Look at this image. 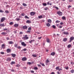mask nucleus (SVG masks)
Returning <instances> with one entry per match:
<instances>
[{
	"label": "nucleus",
	"instance_id": "obj_58",
	"mask_svg": "<svg viewBox=\"0 0 74 74\" xmlns=\"http://www.w3.org/2000/svg\"><path fill=\"white\" fill-rule=\"evenodd\" d=\"M70 7H71V6L70 5H69L68 6V8H70Z\"/></svg>",
	"mask_w": 74,
	"mask_h": 74
},
{
	"label": "nucleus",
	"instance_id": "obj_14",
	"mask_svg": "<svg viewBox=\"0 0 74 74\" xmlns=\"http://www.w3.org/2000/svg\"><path fill=\"white\" fill-rule=\"evenodd\" d=\"M46 26L48 27H49L51 26V24L49 23H48L46 24Z\"/></svg>",
	"mask_w": 74,
	"mask_h": 74
},
{
	"label": "nucleus",
	"instance_id": "obj_46",
	"mask_svg": "<svg viewBox=\"0 0 74 74\" xmlns=\"http://www.w3.org/2000/svg\"><path fill=\"white\" fill-rule=\"evenodd\" d=\"M1 53L2 55H4V52H1Z\"/></svg>",
	"mask_w": 74,
	"mask_h": 74
},
{
	"label": "nucleus",
	"instance_id": "obj_25",
	"mask_svg": "<svg viewBox=\"0 0 74 74\" xmlns=\"http://www.w3.org/2000/svg\"><path fill=\"white\" fill-rule=\"evenodd\" d=\"M48 22H49V23H51L52 22V21L51 19H49L48 20Z\"/></svg>",
	"mask_w": 74,
	"mask_h": 74
},
{
	"label": "nucleus",
	"instance_id": "obj_36",
	"mask_svg": "<svg viewBox=\"0 0 74 74\" xmlns=\"http://www.w3.org/2000/svg\"><path fill=\"white\" fill-rule=\"evenodd\" d=\"M25 18H27V19H29V17L27 16H25Z\"/></svg>",
	"mask_w": 74,
	"mask_h": 74
},
{
	"label": "nucleus",
	"instance_id": "obj_21",
	"mask_svg": "<svg viewBox=\"0 0 74 74\" xmlns=\"http://www.w3.org/2000/svg\"><path fill=\"white\" fill-rule=\"evenodd\" d=\"M62 18L63 20H65L66 19V17L64 16H63Z\"/></svg>",
	"mask_w": 74,
	"mask_h": 74
},
{
	"label": "nucleus",
	"instance_id": "obj_5",
	"mask_svg": "<svg viewBox=\"0 0 74 74\" xmlns=\"http://www.w3.org/2000/svg\"><path fill=\"white\" fill-rule=\"evenodd\" d=\"M70 41H69V42H71V41H72V40H73L74 39V37H71L70 38Z\"/></svg>",
	"mask_w": 74,
	"mask_h": 74
},
{
	"label": "nucleus",
	"instance_id": "obj_54",
	"mask_svg": "<svg viewBox=\"0 0 74 74\" xmlns=\"http://www.w3.org/2000/svg\"><path fill=\"white\" fill-rule=\"evenodd\" d=\"M48 10V8H47L46 7L45 9V10Z\"/></svg>",
	"mask_w": 74,
	"mask_h": 74
},
{
	"label": "nucleus",
	"instance_id": "obj_44",
	"mask_svg": "<svg viewBox=\"0 0 74 74\" xmlns=\"http://www.w3.org/2000/svg\"><path fill=\"white\" fill-rule=\"evenodd\" d=\"M27 63L28 64H32V63L30 62H28Z\"/></svg>",
	"mask_w": 74,
	"mask_h": 74
},
{
	"label": "nucleus",
	"instance_id": "obj_19",
	"mask_svg": "<svg viewBox=\"0 0 74 74\" xmlns=\"http://www.w3.org/2000/svg\"><path fill=\"white\" fill-rule=\"evenodd\" d=\"M34 40L33 39L32 40H31L30 42V43H32V42H34Z\"/></svg>",
	"mask_w": 74,
	"mask_h": 74
},
{
	"label": "nucleus",
	"instance_id": "obj_64",
	"mask_svg": "<svg viewBox=\"0 0 74 74\" xmlns=\"http://www.w3.org/2000/svg\"><path fill=\"white\" fill-rule=\"evenodd\" d=\"M59 27H60V28H62V26H59Z\"/></svg>",
	"mask_w": 74,
	"mask_h": 74
},
{
	"label": "nucleus",
	"instance_id": "obj_2",
	"mask_svg": "<svg viewBox=\"0 0 74 74\" xmlns=\"http://www.w3.org/2000/svg\"><path fill=\"white\" fill-rule=\"evenodd\" d=\"M57 14L59 16H62L63 15V13L60 11L58 12Z\"/></svg>",
	"mask_w": 74,
	"mask_h": 74
},
{
	"label": "nucleus",
	"instance_id": "obj_53",
	"mask_svg": "<svg viewBox=\"0 0 74 74\" xmlns=\"http://www.w3.org/2000/svg\"><path fill=\"white\" fill-rule=\"evenodd\" d=\"M20 34H23V32H20L19 33Z\"/></svg>",
	"mask_w": 74,
	"mask_h": 74
},
{
	"label": "nucleus",
	"instance_id": "obj_33",
	"mask_svg": "<svg viewBox=\"0 0 74 74\" xmlns=\"http://www.w3.org/2000/svg\"><path fill=\"white\" fill-rule=\"evenodd\" d=\"M43 6H46L47 5V3H44L43 4Z\"/></svg>",
	"mask_w": 74,
	"mask_h": 74
},
{
	"label": "nucleus",
	"instance_id": "obj_63",
	"mask_svg": "<svg viewBox=\"0 0 74 74\" xmlns=\"http://www.w3.org/2000/svg\"><path fill=\"white\" fill-rule=\"evenodd\" d=\"M60 24L61 25H63V22H61V23H60Z\"/></svg>",
	"mask_w": 74,
	"mask_h": 74
},
{
	"label": "nucleus",
	"instance_id": "obj_34",
	"mask_svg": "<svg viewBox=\"0 0 74 74\" xmlns=\"http://www.w3.org/2000/svg\"><path fill=\"white\" fill-rule=\"evenodd\" d=\"M59 66H57V67H56V70H58L59 69Z\"/></svg>",
	"mask_w": 74,
	"mask_h": 74
},
{
	"label": "nucleus",
	"instance_id": "obj_56",
	"mask_svg": "<svg viewBox=\"0 0 74 74\" xmlns=\"http://www.w3.org/2000/svg\"><path fill=\"white\" fill-rule=\"evenodd\" d=\"M0 12H3V11L0 9Z\"/></svg>",
	"mask_w": 74,
	"mask_h": 74
},
{
	"label": "nucleus",
	"instance_id": "obj_26",
	"mask_svg": "<svg viewBox=\"0 0 74 74\" xmlns=\"http://www.w3.org/2000/svg\"><path fill=\"white\" fill-rule=\"evenodd\" d=\"M3 35H5L7 34V33H5V32H3L1 33Z\"/></svg>",
	"mask_w": 74,
	"mask_h": 74
},
{
	"label": "nucleus",
	"instance_id": "obj_45",
	"mask_svg": "<svg viewBox=\"0 0 74 74\" xmlns=\"http://www.w3.org/2000/svg\"><path fill=\"white\" fill-rule=\"evenodd\" d=\"M32 29V28L31 27H29L28 28V30H30Z\"/></svg>",
	"mask_w": 74,
	"mask_h": 74
},
{
	"label": "nucleus",
	"instance_id": "obj_35",
	"mask_svg": "<svg viewBox=\"0 0 74 74\" xmlns=\"http://www.w3.org/2000/svg\"><path fill=\"white\" fill-rule=\"evenodd\" d=\"M13 43V42L10 41L9 42V44H12Z\"/></svg>",
	"mask_w": 74,
	"mask_h": 74
},
{
	"label": "nucleus",
	"instance_id": "obj_16",
	"mask_svg": "<svg viewBox=\"0 0 74 74\" xmlns=\"http://www.w3.org/2000/svg\"><path fill=\"white\" fill-rule=\"evenodd\" d=\"M14 26L15 27H18L19 25L18 24H14Z\"/></svg>",
	"mask_w": 74,
	"mask_h": 74
},
{
	"label": "nucleus",
	"instance_id": "obj_3",
	"mask_svg": "<svg viewBox=\"0 0 74 74\" xmlns=\"http://www.w3.org/2000/svg\"><path fill=\"white\" fill-rule=\"evenodd\" d=\"M5 20V18L2 17L1 18V22H3V21H4Z\"/></svg>",
	"mask_w": 74,
	"mask_h": 74
},
{
	"label": "nucleus",
	"instance_id": "obj_31",
	"mask_svg": "<svg viewBox=\"0 0 74 74\" xmlns=\"http://www.w3.org/2000/svg\"><path fill=\"white\" fill-rule=\"evenodd\" d=\"M15 62L12 61V62L11 64H15Z\"/></svg>",
	"mask_w": 74,
	"mask_h": 74
},
{
	"label": "nucleus",
	"instance_id": "obj_55",
	"mask_svg": "<svg viewBox=\"0 0 74 74\" xmlns=\"http://www.w3.org/2000/svg\"><path fill=\"white\" fill-rule=\"evenodd\" d=\"M62 70V69H58V71H60Z\"/></svg>",
	"mask_w": 74,
	"mask_h": 74
},
{
	"label": "nucleus",
	"instance_id": "obj_38",
	"mask_svg": "<svg viewBox=\"0 0 74 74\" xmlns=\"http://www.w3.org/2000/svg\"><path fill=\"white\" fill-rule=\"evenodd\" d=\"M27 51V49H23V50H21V51Z\"/></svg>",
	"mask_w": 74,
	"mask_h": 74
},
{
	"label": "nucleus",
	"instance_id": "obj_59",
	"mask_svg": "<svg viewBox=\"0 0 74 74\" xmlns=\"http://www.w3.org/2000/svg\"><path fill=\"white\" fill-rule=\"evenodd\" d=\"M37 65L38 67H41V65L40 64H38Z\"/></svg>",
	"mask_w": 74,
	"mask_h": 74
},
{
	"label": "nucleus",
	"instance_id": "obj_29",
	"mask_svg": "<svg viewBox=\"0 0 74 74\" xmlns=\"http://www.w3.org/2000/svg\"><path fill=\"white\" fill-rule=\"evenodd\" d=\"M34 70H38V68L37 67H35L34 68Z\"/></svg>",
	"mask_w": 74,
	"mask_h": 74
},
{
	"label": "nucleus",
	"instance_id": "obj_24",
	"mask_svg": "<svg viewBox=\"0 0 74 74\" xmlns=\"http://www.w3.org/2000/svg\"><path fill=\"white\" fill-rule=\"evenodd\" d=\"M18 45L16 44H14V47L16 48H18Z\"/></svg>",
	"mask_w": 74,
	"mask_h": 74
},
{
	"label": "nucleus",
	"instance_id": "obj_49",
	"mask_svg": "<svg viewBox=\"0 0 74 74\" xmlns=\"http://www.w3.org/2000/svg\"><path fill=\"white\" fill-rule=\"evenodd\" d=\"M55 7L57 10H59V8L58 7Z\"/></svg>",
	"mask_w": 74,
	"mask_h": 74
},
{
	"label": "nucleus",
	"instance_id": "obj_20",
	"mask_svg": "<svg viewBox=\"0 0 74 74\" xmlns=\"http://www.w3.org/2000/svg\"><path fill=\"white\" fill-rule=\"evenodd\" d=\"M67 40V38H64L63 39V41L65 42Z\"/></svg>",
	"mask_w": 74,
	"mask_h": 74
},
{
	"label": "nucleus",
	"instance_id": "obj_52",
	"mask_svg": "<svg viewBox=\"0 0 74 74\" xmlns=\"http://www.w3.org/2000/svg\"><path fill=\"white\" fill-rule=\"evenodd\" d=\"M71 64H74V63L73 62H71Z\"/></svg>",
	"mask_w": 74,
	"mask_h": 74
},
{
	"label": "nucleus",
	"instance_id": "obj_11",
	"mask_svg": "<svg viewBox=\"0 0 74 74\" xmlns=\"http://www.w3.org/2000/svg\"><path fill=\"white\" fill-rule=\"evenodd\" d=\"M23 28L24 29H27V27L26 26H24L23 27Z\"/></svg>",
	"mask_w": 74,
	"mask_h": 74
},
{
	"label": "nucleus",
	"instance_id": "obj_37",
	"mask_svg": "<svg viewBox=\"0 0 74 74\" xmlns=\"http://www.w3.org/2000/svg\"><path fill=\"white\" fill-rule=\"evenodd\" d=\"M13 22H11L10 23H9L10 25H13Z\"/></svg>",
	"mask_w": 74,
	"mask_h": 74
},
{
	"label": "nucleus",
	"instance_id": "obj_30",
	"mask_svg": "<svg viewBox=\"0 0 74 74\" xmlns=\"http://www.w3.org/2000/svg\"><path fill=\"white\" fill-rule=\"evenodd\" d=\"M32 56H33V57H34L35 58H36V57H37V56L35 54L32 55Z\"/></svg>",
	"mask_w": 74,
	"mask_h": 74
},
{
	"label": "nucleus",
	"instance_id": "obj_51",
	"mask_svg": "<svg viewBox=\"0 0 74 74\" xmlns=\"http://www.w3.org/2000/svg\"><path fill=\"white\" fill-rule=\"evenodd\" d=\"M42 38V37H39L38 38V39L39 40H40V39H41Z\"/></svg>",
	"mask_w": 74,
	"mask_h": 74
},
{
	"label": "nucleus",
	"instance_id": "obj_4",
	"mask_svg": "<svg viewBox=\"0 0 74 74\" xmlns=\"http://www.w3.org/2000/svg\"><path fill=\"white\" fill-rule=\"evenodd\" d=\"M35 13L34 12H32L30 13V15L31 16H33L35 14Z\"/></svg>",
	"mask_w": 74,
	"mask_h": 74
},
{
	"label": "nucleus",
	"instance_id": "obj_60",
	"mask_svg": "<svg viewBox=\"0 0 74 74\" xmlns=\"http://www.w3.org/2000/svg\"><path fill=\"white\" fill-rule=\"evenodd\" d=\"M51 74H55V73L53 72H52L51 73Z\"/></svg>",
	"mask_w": 74,
	"mask_h": 74
},
{
	"label": "nucleus",
	"instance_id": "obj_18",
	"mask_svg": "<svg viewBox=\"0 0 74 74\" xmlns=\"http://www.w3.org/2000/svg\"><path fill=\"white\" fill-rule=\"evenodd\" d=\"M38 18H39V19H41V18H42V16L40 15L38 16Z\"/></svg>",
	"mask_w": 74,
	"mask_h": 74
},
{
	"label": "nucleus",
	"instance_id": "obj_28",
	"mask_svg": "<svg viewBox=\"0 0 74 74\" xmlns=\"http://www.w3.org/2000/svg\"><path fill=\"white\" fill-rule=\"evenodd\" d=\"M55 52H52L51 53V55H55Z\"/></svg>",
	"mask_w": 74,
	"mask_h": 74
},
{
	"label": "nucleus",
	"instance_id": "obj_39",
	"mask_svg": "<svg viewBox=\"0 0 74 74\" xmlns=\"http://www.w3.org/2000/svg\"><path fill=\"white\" fill-rule=\"evenodd\" d=\"M71 47V45H69L68 46V48H70V47Z\"/></svg>",
	"mask_w": 74,
	"mask_h": 74
},
{
	"label": "nucleus",
	"instance_id": "obj_17",
	"mask_svg": "<svg viewBox=\"0 0 74 74\" xmlns=\"http://www.w3.org/2000/svg\"><path fill=\"white\" fill-rule=\"evenodd\" d=\"M0 26L1 27H4V26H5V25L4 24H0Z\"/></svg>",
	"mask_w": 74,
	"mask_h": 74
},
{
	"label": "nucleus",
	"instance_id": "obj_23",
	"mask_svg": "<svg viewBox=\"0 0 74 74\" xmlns=\"http://www.w3.org/2000/svg\"><path fill=\"white\" fill-rule=\"evenodd\" d=\"M26 23H31V21L29 20H27V21Z\"/></svg>",
	"mask_w": 74,
	"mask_h": 74
},
{
	"label": "nucleus",
	"instance_id": "obj_8",
	"mask_svg": "<svg viewBox=\"0 0 74 74\" xmlns=\"http://www.w3.org/2000/svg\"><path fill=\"white\" fill-rule=\"evenodd\" d=\"M11 59L10 58L8 57L7 58L6 60L7 61H8V62H9L10 61H11Z\"/></svg>",
	"mask_w": 74,
	"mask_h": 74
},
{
	"label": "nucleus",
	"instance_id": "obj_61",
	"mask_svg": "<svg viewBox=\"0 0 74 74\" xmlns=\"http://www.w3.org/2000/svg\"><path fill=\"white\" fill-rule=\"evenodd\" d=\"M18 49H20V48H21V47L20 46L18 47Z\"/></svg>",
	"mask_w": 74,
	"mask_h": 74
},
{
	"label": "nucleus",
	"instance_id": "obj_41",
	"mask_svg": "<svg viewBox=\"0 0 74 74\" xmlns=\"http://www.w3.org/2000/svg\"><path fill=\"white\" fill-rule=\"evenodd\" d=\"M21 16H24L25 15V14L24 13H22L21 14Z\"/></svg>",
	"mask_w": 74,
	"mask_h": 74
},
{
	"label": "nucleus",
	"instance_id": "obj_7",
	"mask_svg": "<svg viewBox=\"0 0 74 74\" xmlns=\"http://www.w3.org/2000/svg\"><path fill=\"white\" fill-rule=\"evenodd\" d=\"M1 48H3V49H5V45L4 44L2 45L1 46Z\"/></svg>",
	"mask_w": 74,
	"mask_h": 74
},
{
	"label": "nucleus",
	"instance_id": "obj_43",
	"mask_svg": "<svg viewBox=\"0 0 74 74\" xmlns=\"http://www.w3.org/2000/svg\"><path fill=\"white\" fill-rule=\"evenodd\" d=\"M60 22V21H59L58 20L56 21V23H59Z\"/></svg>",
	"mask_w": 74,
	"mask_h": 74
},
{
	"label": "nucleus",
	"instance_id": "obj_48",
	"mask_svg": "<svg viewBox=\"0 0 74 74\" xmlns=\"http://www.w3.org/2000/svg\"><path fill=\"white\" fill-rule=\"evenodd\" d=\"M17 21H19L20 20V19H19V18H17Z\"/></svg>",
	"mask_w": 74,
	"mask_h": 74
},
{
	"label": "nucleus",
	"instance_id": "obj_57",
	"mask_svg": "<svg viewBox=\"0 0 74 74\" xmlns=\"http://www.w3.org/2000/svg\"><path fill=\"white\" fill-rule=\"evenodd\" d=\"M65 69H66L67 70V69H69V67H66Z\"/></svg>",
	"mask_w": 74,
	"mask_h": 74
},
{
	"label": "nucleus",
	"instance_id": "obj_6",
	"mask_svg": "<svg viewBox=\"0 0 74 74\" xmlns=\"http://www.w3.org/2000/svg\"><path fill=\"white\" fill-rule=\"evenodd\" d=\"M21 44L23 46H24V47H25V46H26V44L25 43V42H21Z\"/></svg>",
	"mask_w": 74,
	"mask_h": 74
},
{
	"label": "nucleus",
	"instance_id": "obj_12",
	"mask_svg": "<svg viewBox=\"0 0 74 74\" xmlns=\"http://www.w3.org/2000/svg\"><path fill=\"white\" fill-rule=\"evenodd\" d=\"M11 55H12V57H13V58H15V56H16V54H11Z\"/></svg>",
	"mask_w": 74,
	"mask_h": 74
},
{
	"label": "nucleus",
	"instance_id": "obj_9",
	"mask_svg": "<svg viewBox=\"0 0 74 74\" xmlns=\"http://www.w3.org/2000/svg\"><path fill=\"white\" fill-rule=\"evenodd\" d=\"M22 60L23 61H26L27 60V58L26 57H23L22 58Z\"/></svg>",
	"mask_w": 74,
	"mask_h": 74
},
{
	"label": "nucleus",
	"instance_id": "obj_22",
	"mask_svg": "<svg viewBox=\"0 0 74 74\" xmlns=\"http://www.w3.org/2000/svg\"><path fill=\"white\" fill-rule=\"evenodd\" d=\"M23 6H24L25 7H26V6H27V4L25 3H23Z\"/></svg>",
	"mask_w": 74,
	"mask_h": 74
},
{
	"label": "nucleus",
	"instance_id": "obj_27",
	"mask_svg": "<svg viewBox=\"0 0 74 74\" xmlns=\"http://www.w3.org/2000/svg\"><path fill=\"white\" fill-rule=\"evenodd\" d=\"M52 27L53 29H56V26L55 25H53Z\"/></svg>",
	"mask_w": 74,
	"mask_h": 74
},
{
	"label": "nucleus",
	"instance_id": "obj_50",
	"mask_svg": "<svg viewBox=\"0 0 74 74\" xmlns=\"http://www.w3.org/2000/svg\"><path fill=\"white\" fill-rule=\"evenodd\" d=\"M41 65L42 66H45V65H44V64H43V63L41 64Z\"/></svg>",
	"mask_w": 74,
	"mask_h": 74
},
{
	"label": "nucleus",
	"instance_id": "obj_15",
	"mask_svg": "<svg viewBox=\"0 0 74 74\" xmlns=\"http://www.w3.org/2000/svg\"><path fill=\"white\" fill-rule=\"evenodd\" d=\"M47 42H50V40H49V38H47Z\"/></svg>",
	"mask_w": 74,
	"mask_h": 74
},
{
	"label": "nucleus",
	"instance_id": "obj_32",
	"mask_svg": "<svg viewBox=\"0 0 74 74\" xmlns=\"http://www.w3.org/2000/svg\"><path fill=\"white\" fill-rule=\"evenodd\" d=\"M71 73H74V70H71Z\"/></svg>",
	"mask_w": 74,
	"mask_h": 74
},
{
	"label": "nucleus",
	"instance_id": "obj_10",
	"mask_svg": "<svg viewBox=\"0 0 74 74\" xmlns=\"http://www.w3.org/2000/svg\"><path fill=\"white\" fill-rule=\"evenodd\" d=\"M63 33L64 34H66V35H67V34H69V32H63Z\"/></svg>",
	"mask_w": 74,
	"mask_h": 74
},
{
	"label": "nucleus",
	"instance_id": "obj_47",
	"mask_svg": "<svg viewBox=\"0 0 74 74\" xmlns=\"http://www.w3.org/2000/svg\"><path fill=\"white\" fill-rule=\"evenodd\" d=\"M5 12H6V13H8L9 12H8V10H6L5 11Z\"/></svg>",
	"mask_w": 74,
	"mask_h": 74
},
{
	"label": "nucleus",
	"instance_id": "obj_40",
	"mask_svg": "<svg viewBox=\"0 0 74 74\" xmlns=\"http://www.w3.org/2000/svg\"><path fill=\"white\" fill-rule=\"evenodd\" d=\"M20 66H21V65H20L17 64V65H16V67H20Z\"/></svg>",
	"mask_w": 74,
	"mask_h": 74
},
{
	"label": "nucleus",
	"instance_id": "obj_62",
	"mask_svg": "<svg viewBox=\"0 0 74 74\" xmlns=\"http://www.w3.org/2000/svg\"><path fill=\"white\" fill-rule=\"evenodd\" d=\"M56 25L58 27V26H59V24H57Z\"/></svg>",
	"mask_w": 74,
	"mask_h": 74
},
{
	"label": "nucleus",
	"instance_id": "obj_42",
	"mask_svg": "<svg viewBox=\"0 0 74 74\" xmlns=\"http://www.w3.org/2000/svg\"><path fill=\"white\" fill-rule=\"evenodd\" d=\"M31 72L32 73H34V71H31Z\"/></svg>",
	"mask_w": 74,
	"mask_h": 74
},
{
	"label": "nucleus",
	"instance_id": "obj_1",
	"mask_svg": "<svg viewBox=\"0 0 74 74\" xmlns=\"http://www.w3.org/2000/svg\"><path fill=\"white\" fill-rule=\"evenodd\" d=\"M23 38L24 40H28V39H29V37H27V35H26Z\"/></svg>",
	"mask_w": 74,
	"mask_h": 74
},
{
	"label": "nucleus",
	"instance_id": "obj_13",
	"mask_svg": "<svg viewBox=\"0 0 74 74\" xmlns=\"http://www.w3.org/2000/svg\"><path fill=\"white\" fill-rule=\"evenodd\" d=\"M6 51L7 52L9 53V52H11V49H7Z\"/></svg>",
	"mask_w": 74,
	"mask_h": 74
}]
</instances>
